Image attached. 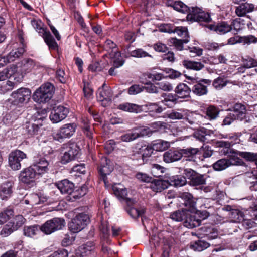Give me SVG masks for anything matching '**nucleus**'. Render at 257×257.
Wrapping results in <instances>:
<instances>
[{"mask_svg": "<svg viewBox=\"0 0 257 257\" xmlns=\"http://www.w3.org/2000/svg\"><path fill=\"white\" fill-rule=\"evenodd\" d=\"M152 146L153 149L156 151H164L168 149L170 146L169 142L162 140H158L154 141Z\"/></svg>", "mask_w": 257, "mask_h": 257, "instance_id": "72a5a7b5", "label": "nucleus"}, {"mask_svg": "<svg viewBox=\"0 0 257 257\" xmlns=\"http://www.w3.org/2000/svg\"><path fill=\"white\" fill-rule=\"evenodd\" d=\"M187 20L191 22H209L211 18L209 14L205 13L199 7L189 8Z\"/></svg>", "mask_w": 257, "mask_h": 257, "instance_id": "1a4fd4ad", "label": "nucleus"}, {"mask_svg": "<svg viewBox=\"0 0 257 257\" xmlns=\"http://www.w3.org/2000/svg\"><path fill=\"white\" fill-rule=\"evenodd\" d=\"M163 71L168 74L165 77H169L170 79H176L179 78L181 74L178 71L171 68H165Z\"/></svg>", "mask_w": 257, "mask_h": 257, "instance_id": "13d9d810", "label": "nucleus"}, {"mask_svg": "<svg viewBox=\"0 0 257 257\" xmlns=\"http://www.w3.org/2000/svg\"><path fill=\"white\" fill-rule=\"evenodd\" d=\"M94 248L93 243L88 242L79 247L77 254L82 257L89 256L94 252Z\"/></svg>", "mask_w": 257, "mask_h": 257, "instance_id": "a878e982", "label": "nucleus"}, {"mask_svg": "<svg viewBox=\"0 0 257 257\" xmlns=\"http://www.w3.org/2000/svg\"><path fill=\"white\" fill-rule=\"evenodd\" d=\"M13 211L11 209H8L0 212V224L5 223L13 215Z\"/></svg>", "mask_w": 257, "mask_h": 257, "instance_id": "bf43d9fd", "label": "nucleus"}, {"mask_svg": "<svg viewBox=\"0 0 257 257\" xmlns=\"http://www.w3.org/2000/svg\"><path fill=\"white\" fill-rule=\"evenodd\" d=\"M56 186L62 194H68L73 195L74 198L78 197L74 192V185L67 179H64L56 184Z\"/></svg>", "mask_w": 257, "mask_h": 257, "instance_id": "dca6fc26", "label": "nucleus"}, {"mask_svg": "<svg viewBox=\"0 0 257 257\" xmlns=\"http://www.w3.org/2000/svg\"><path fill=\"white\" fill-rule=\"evenodd\" d=\"M238 156H240L249 161L257 160V153L233 151L230 152L229 159H227L230 166L232 165H241L243 164L242 160Z\"/></svg>", "mask_w": 257, "mask_h": 257, "instance_id": "39448f33", "label": "nucleus"}, {"mask_svg": "<svg viewBox=\"0 0 257 257\" xmlns=\"http://www.w3.org/2000/svg\"><path fill=\"white\" fill-rule=\"evenodd\" d=\"M211 81L208 79H203L195 84L192 88V92L196 95L202 96L207 93V85L210 84Z\"/></svg>", "mask_w": 257, "mask_h": 257, "instance_id": "4be33fe9", "label": "nucleus"}, {"mask_svg": "<svg viewBox=\"0 0 257 257\" xmlns=\"http://www.w3.org/2000/svg\"><path fill=\"white\" fill-rule=\"evenodd\" d=\"M89 221V216L87 214L79 213L69 223V228L73 233L78 232L84 228Z\"/></svg>", "mask_w": 257, "mask_h": 257, "instance_id": "423d86ee", "label": "nucleus"}, {"mask_svg": "<svg viewBox=\"0 0 257 257\" xmlns=\"http://www.w3.org/2000/svg\"><path fill=\"white\" fill-rule=\"evenodd\" d=\"M14 230L16 229H14L12 223H9L3 227L1 231V235L3 237H6L11 234Z\"/></svg>", "mask_w": 257, "mask_h": 257, "instance_id": "6e6d98bb", "label": "nucleus"}, {"mask_svg": "<svg viewBox=\"0 0 257 257\" xmlns=\"http://www.w3.org/2000/svg\"><path fill=\"white\" fill-rule=\"evenodd\" d=\"M118 108L123 111L132 113H137L143 110L142 106L128 102L120 104L118 105Z\"/></svg>", "mask_w": 257, "mask_h": 257, "instance_id": "cd10ccee", "label": "nucleus"}, {"mask_svg": "<svg viewBox=\"0 0 257 257\" xmlns=\"http://www.w3.org/2000/svg\"><path fill=\"white\" fill-rule=\"evenodd\" d=\"M169 32H170L169 31ZM171 32L177 33L179 36H181L185 38L189 39L188 32L187 28L185 27L179 26L174 28V30L171 31Z\"/></svg>", "mask_w": 257, "mask_h": 257, "instance_id": "8fccbe9b", "label": "nucleus"}, {"mask_svg": "<svg viewBox=\"0 0 257 257\" xmlns=\"http://www.w3.org/2000/svg\"><path fill=\"white\" fill-rule=\"evenodd\" d=\"M183 65L187 69L199 71L204 67V65L200 62L190 60H184Z\"/></svg>", "mask_w": 257, "mask_h": 257, "instance_id": "c9c22d12", "label": "nucleus"}, {"mask_svg": "<svg viewBox=\"0 0 257 257\" xmlns=\"http://www.w3.org/2000/svg\"><path fill=\"white\" fill-rule=\"evenodd\" d=\"M31 25L41 35L50 49H56L58 45L50 32L43 28V23L39 19H33L31 21Z\"/></svg>", "mask_w": 257, "mask_h": 257, "instance_id": "f257e3e1", "label": "nucleus"}, {"mask_svg": "<svg viewBox=\"0 0 257 257\" xmlns=\"http://www.w3.org/2000/svg\"><path fill=\"white\" fill-rule=\"evenodd\" d=\"M209 246V244L208 242L203 240H199L193 245V247L194 248V250L198 251H201L207 248Z\"/></svg>", "mask_w": 257, "mask_h": 257, "instance_id": "4d7b16f0", "label": "nucleus"}, {"mask_svg": "<svg viewBox=\"0 0 257 257\" xmlns=\"http://www.w3.org/2000/svg\"><path fill=\"white\" fill-rule=\"evenodd\" d=\"M206 26L210 30H213L220 35H223L228 33L232 29V25L225 21L217 24H208Z\"/></svg>", "mask_w": 257, "mask_h": 257, "instance_id": "a211bd4d", "label": "nucleus"}, {"mask_svg": "<svg viewBox=\"0 0 257 257\" xmlns=\"http://www.w3.org/2000/svg\"><path fill=\"white\" fill-rule=\"evenodd\" d=\"M144 90V87L139 85H133L128 90V93L130 95H136Z\"/></svg>", "mask_w": 257, "mask_h": 257, "instance_id": "69168bd1", "label": "nucleus"}, {"mask_svg": "<svg viewBox=\"0 0 257 257\" xmlns=\"http://www.w3.org/2000/svg\"><path fill=\"white\" fill-rule=\"evenodd\" d=\"M212 133L210 130L202 127L197 130L194 133V136L201 142H205L207 140L206 136H210Z\"/></svg>", "mask_w": 257, "mask_h": 257, "instance_id": "e433bc0d", "label": "nucleus"}, {"mask_svg": "<svg viewBox=\"0 0 257 257\" xmlns=\"http://www.w3.org/2000/svg\"><path fill=\"white\" fill-rule=\"evenodd\" d=\"M163 96L164 98L161 101V102L168 107H172L176 102V97L172 94H164Z\"/></svg>", "mask_w": 257, "mask_h": 257, "instance_id": "79ce46f5", "label": "nucleus"}, {"mask_svg": "<svg viewBox=\"0 0 257 257\" xmlns=\"http://www.w3.org/2000/svg\"><path fill=\"white\" fill-rule=\"evenodd\" d=\"M56 78L62 83H64L67 80V75L65 74L64 71L62 69H59L56 72Z\"/></svg>", "mask_w": 257, "mask_h": 257, "instance_id": "774afa93", "label": "nucleus"}, {"mask_svg": "<svg viewBox=\"0 0 257 257\" xmlns=\"http://www.w3.org/2000/svg\"><path fill=\"white\" fill-rule=\"evenodd\" d=\"M25 222V219L23 217V216L19 215L15 217L12 225L14 226V229L17 230L24 224Z\"/></svg>", "mask_w": 257, "mask_h": 257, "instance_id": "052dcab7", "label": "nucleus"}, {"mask_svg": "<svg viewBox=\"0 0 257 257\" xmlns=\"http://www.w3.org/2000/svg\"><path fill=\"white\" fill-rule=\"evenodd\" d=\"M54 93V87L47 83L37 89L33 95L34 101L39 103H46L48 102L53 96Z\"/></svg>", "mask_w": 257, "mask_h": 257, "instance_id": "f03ea898", "label": "nucleus"}, {"mask_svg": "<svg viewBox=\"0 0 257 257\" xmlns=\"http://www.w3.org/2000/svg\"><path fill=\"white\" fill-rule=\"evenodd\" d=\"M246 112V107L244 105L241 103H236L234 105L231 113L235 115L237 119L241 120L245 117Z\"/></svg>", "mask_w": 257, "mask_h": 257, "instance_id": "2f4dec72", "label": "nucleus"}, {"mask_svg": "<svg viewBox=\"0 0 257 257\" xmlns=\"http://www.w3.org/2000/svg\"><path fill=\"white\" fill-rule=\"evenodd\" d=\"M186 183L185 177L180 176L173 177L170 179V185L175 187H181L184 185Z\"/></svg>", "mask_w": 257, "mask_h": 257, "instance_id": "a18cd8bd", "label": "nucleus"}, {"mask_svg": "<svg viewBox=\"0 0 257 257\" xmlns=\"http://www.w3.org/2000/svg\"><path fill=\"white\" fill-rule=\"evenodd\" d=\"M104 48L109 53L115 67H119L123 65L124 61L121 58L120 52L117 51L116 45L113 41L107 40L104 44Z\"/></svg>", "mask_w": 257, "mask_h": 257, "instance_id": "20e7f679", "label": "nucleus"}, {"mask_svg": "<svg viewBox=\"0 0 257 257\" xmlns=\"http://www.w3.org/2000/svg\"><path fill=\"white\" fill-rule=\"evenodd\" d=\"M172 7L174 10L182 13H188L189 10L188 7L181 1L175 2Z\"/></svg>", "mask_w": 257, "mask_h": 257, "instance_id": "09e8293b", "label": "nucleus"}, {"mask_svg": "<svg viewBox=\"0 0 257 257\" xmlns=\"http://www.w3.org/2000/svg\"><path fill=\"white\" fill-rule=\"evenodd\" d=\"M24 52L25 49L23 47H20L17 50L11 51L9 54L6 56L8 60V63L15 61L16 58L22 55Z\"/></svg>", "mask_w": 257, "mask_h": 257, "instance_id": "ea45409f", "label": "nucleus"}, {"mask_svg": "<svg viewBox=\"0 0 257 257\" xmlns=\"http://www.w3.org/2000/svg\"><path fill=\"white\" fill-rule=\"evenodd\" d=\"M219 113L218 109L214 106H210L206 109V114L210 120L215 119Z\"/></svg>", "mask_w": 257, "mask_h": 257, "instance_id": "c03bdc74", "label": "nucleus"}, {"mask_svg": "<svg viewBox=\"0 0 257 257\" xmlns=\"http://www.w3.org/2000/svg\"><path fill=\"white\" fill-rule=\"evenodd\" d=\"M199 150V152L203 155L204 158H208L212 156L213 151L208 146H203Z\"/></svg>", "mask_w": 257, "mask_h": 257, "instance_id": "0e129e2a", "label": "nucleus"}, {"mask_svg": "<svg viewBox=\"0 0 257 257\" xmlns=\"http://www.w3.org/2000/svg\"><path fill=\"white\" fill-rule=\"evenodd\" d=\"M68 113V110L67 108L63 106L59 105L53 108L49 118L53 123H56L65 119Z\"/></svg>", "mask_w": 257, "mask_h": 257, "instance_id": "4468645a", "label": "nucleus"}, {"mask_svg": "<svg viewBox=\"0 0 257 257\" xmlns=\"http://www.w3.org/2000/svg\"><path fill=\"white\" fill-rule=\"evenodd\" d=\"M14 183L11 181H7L0 185V198L2 200H7L13 193Z\"/></svg>", "mask_w": 257, "mask_h": 257, "instance_id": "412c9836", "label": "nucleus"}, {"mask_svg": "<svg viewBox=\"0 0 257 257\" xmlns=\"http://www.w3.org/2000/svg\"><path fill=\"white\" fill-rule=\"evenodd\" d=\"M241 43L244 44H250L251 43H255L257 42V38L255 36L250 35L246 36L241 37Z\"/></svg>", "mask_w": 257, "mask_h": 257, "instance_id": "e2e57ef3", "label": "nucleus"}, {"mask_svg": "<svg viewBox=\"0 0 257 257\" xmlns=\"http://www.w3.org/2000/svg\"><path fill=\"white\" fill-rule=\"evenodd\" d=\"M185 119L192 125H205V117L198 113L189 112L186 110V114L185 116Z\"/></svg>", "mask_w": 257, "mask_h": 257, "instance_id": "6ab92c4d", "label": "nucleus"}, {"mask_svg": "<svg viewBox=\"0 0 257 257\" xmlns=\"http://www.w3.org/2000/svg\"><path fill=\"white\" fill-rule=\"evenodd\" d=\"M181 155L179 150H169L164 153L163 160L167 163H172L181 159Z\"/></svg>", "mask_w": 257, "mask_h": 257, "instance_id": "393cba45", "label": "nucleus"}, {"mask_svg": "<svg viewBox=\"0 0 257 257\" xmlns=\"http://www.w3.org/2000/svg\"><path fill=\"white\" fill-rule=\"evenodd\" d=\"M209 214L206 211L194 214L187 210L186 215L184 220V225L189 228L198 226L201 221L207 218Z\"/></svg>", "mask_w": 257, "mask_h": 257, "instance_id": "7ed1b4c3", "label": "nucleus"}, {"mask_svg": "<svg viewBox=\"0 0 257 257\" xmlns=\"http://www.w3.org/2000/svg\"><path fill=\"white\" fill-rule=\"evenodd\" d=\"M254 5L251 3H243L235 7V13L238 17H244L247 14L253 12Z\"/></svg>", "mask_w": 257, "mask_h": 257, "instance_id": "5701e85b", "label": "nucleus"}, {"mask_svg": "<svg viewBox=\"0 0 257 257\" xmlns=\"http://www.w3.org/2000/svg\"><path fill=\"white\" fill-rule=\"evenodd\" d=\"M112 93L111 89L104 84L99 88L97 93L98 101L102 102V105L105 107L111 101Z\"/></svg>", "mask_w": 257, "mask_h": 257, "instance_id": "ddd939ff", "label": "nucleus"}, {"mask_svg": "<svg viewBox=\"0 0 257 257\" xmlns=\"http://www.w3.org/2000/svg\"><path fill=\"white\" fill-rule=\"evenodd\" d=\"M224 46L222 44H218L215 42H208L205 43V47L206 49L210 51L217 50L220 47Z\"/></svg>", "mask_w": 257, "mask_h": 257, "instance_id": "338daca9", "label": "nucleus"}, {"mask_svg": "<svg viewBox=\"0 0 257 257\" xmlns=\"http://www.w3.org/2000/svg\"><path fill=\"white\" fill-rule=\"evenodd\" d=\"M42 124L39 123V120H35L34 123H27L25 126V130L28 135L34 136L41 132Z\"/></svg>", "mask_w": 257, "mask_h": 257, "instance_id": "c756f323", "label": "nucleus"}, {"mask_svg": "<svg viewBox=\"0 0 257 257\" xmlns=\"http://www.w3.org/2000/svg\"><path fill=\"white\" fill-rule=\"evenodd\" d=\"M149 129L147 128H136L131 132H128L120 136V139L123 142H132L137 138L147 135Z\"/></svg>", "mask_w": 257, "mask_h": 257, "instance_id": "2eb2a0df", "label": "nucleus"}, {"mask_svg": "<svg viewBox=\"0 0 257 257\" xmlns=\"http://www.w3.org/2000/svg\"><path fill=\"white\" fill-rule=\"evenodd\" d=\"M39 177L38 174L31 166L20 172L19 179L23 183L29 184L34 182Z\"/></svg>", "mask_w": 257, "mask_h": 257, "instance_id": "f8f14e48", "label": "nucleus"}, {"mask_svg": "<svg viewBox=\"0 0 257 257\" xmlns=\"http://www.w3.org/2000/svg\"><path fill=\"white\" fill-rule=\"evenodd\" d=\"M150 187L155 192H161L168 188L169 183L162 180H153L150 182Z\"/></svg>", "mask_w": 257, "mask_h": 257, "instance_id": "7c9ffc66", "label": "nucleus"}, {"mask_svg": "<svg viewBox=\"0 0 257 257\" xmlns=\"http://www.w3.org/2000/svg\"><path fill=\"white\" fill-rule=\"evenodd\" d=\"M79 149L75 144L70 146L61 156V161L63 164L67 163L74 160L78 155Z\"/></svg>", "mask_w": 257, "mask_h": 257, "instance_id": "f3484780", "label": "nucleus"}, {"mask_svg": "<svg viewBox=\"0 0 257 257\" xmlns=\"http://www.w3.org/2000/svg\"><path fill=\"white\" fill-rule=\"evenodd\" d=\"M40 230H41V226L38 225L25 226L23 229L24 234L29 237H33Z\"/></svg>", "mask_w": 257, "mask_h": 257, "instance_id": "4c0bfd02", "label": "nucleus"}, {"mask_svg": "<svg viewBox=\"0 0 257 257\" xmlns=\"http://www.w3.org/2000/svg\"><path fill=\"white\" fill-rule=\"evenodd\" d=\"M175 92L179 97L187 98L190 95L191 89L186 84L181 83L176 87Z\"/></svg>", "mask_w": 257, "mask_h": 257, "instance_id": "473e14b6", "label": "nucleus"}, {"mask_svg": "<svg viewBox=\"0 0 257 257\" xmlns=\"http://www.w3.org/2000/svg\"><path fill=\"white\" fill-rule=\"evenodd\" d=\"M180 153L181 154V158L182 157L187 158V160L191 161L194 158L195 155L199 152L198 148H188L184 149H180Z\"/></svg>", "mask_w": 257, "mask_h": 257, "instance_id": "f704fd0d", "label": "nucleus"}, {"mask_svg": "<svg viewBox=\"0 0 257 257\" xmlns=\"http://www.w3.org/2000/svg\"><path fill=\"white\" fill-rule=\"evenodd\" d=\"M130 56L134 57L142 58L146 57H152V56L148 53L147 52L144 51L142 49H137L132 51L130 53Z\"/></svg>", "mask_w": 257, "mask_h": 257, "instance_id": "3c124183", "label": "nucleus"}, {"mask_svg": "<svg viewBox=\"0 0 257 257\" xmlns=\"http://www.w3.org/2000/svg\"><path fill=\"white\" fill-rule=\"evenodd\" d=\"M186 110L181 109L179 111H172L167 114L168 118L171 119H185Z\"/></svg>", "mask_w": 257, "mask_h": 257, "instance_id": "de8ad7c7", "label": "nucleus"}, {"mask_svg": "<svg viewBox=\"0 0 257 257\" xmlns=\"http://www.w3.org/2000/svg\"><path fill=\"white\" fill-rule=\"evenodd\" d=\"M172 43L175 46L176 48L178 50H182L183 48V43H187L189 42L188 38H185L183 40L173 39Z\"/></svg>", "mask_w": 257, "mask_h": 257, "instance_id": "680f3d73", "label": "nucleus"}, {"mask_svg": "<svg viewBox=\"0 0 257 257\" xmlns=\"http://www.w3.org/2000/svg\"><path fill=\"white\" fill-rule=\"evenodd\" d=\"M126 211L130 215L132 218H137L140 216H142V214L144 213V210L143 209L139 210L138 209L134 207L127 208L126 209Z\"/></svg>", "mask_w": 257, "mask_h": 257, "instance_id": "864d4df0", "label": "nucleus"}, {"mask_svg": "<svg viewBox=\"0 0 257 257\" xmlns=\"http://www.w3.org/2000/svg\"><path fill=\"white\" fill-rule=\"evenodd\" d=\"M137 148L138 153L141 155L142 159L150 157L153 153L152 146H149L145 144H138Z\"/></svg>", "mask_w": 257, "mask_h": 257, "instance_id": "c85d7f7f", "label": "nucleus"}, {"mask_svg": "<svg viewBox=\"0 0 257 257\" xmlns=\"http://www.w3.org/2000/svg\"><path fill=\"white\" fill-rule=\"evenodd\" d=\"M113 170V166L110 160L106 157H102L101 159L99 172L101 175L106 176L109 174Z\"/></svg>", "mask_w": 257, "mask_h": 257, "instance_id": "b1692460", "label": "nucleus"}, {"mask_svg": "<svg viewBox=\"0 0 257 257\" xmlns=\"http://www.w3.org/2000/svg\"><path fill=\"white\" fill-rule=\"evenodd\" d=\"M75 130L76 125L74 123L65 124L54 134V139L59 141H62L64 139L71 137L75 133Z\"/></svg>", "mask_w": 257, "mask_h": 257, "instance_id": "9d476101", "label": "nucleus"}, {"mask_svg": "<svg viewBox=\"0 0 257 257\" xmlns=\"http://www.w3.org/2000/svg\"><path fill=\"white\" fill-rule=\"evenodd\" d=\"M257 66V61L251 58H248L243 60L242 67L238 68L240 72H243L242 69L245 68H250Z\"/></svg>", "mask_w": 257, "mask_h": 257, "instance_id": "49530a36", "label": "nucleus"}, {"mask_svg": "<svg viewBox=\"0 0 257 257\" xmlns=\"http://www.w3.org/2000/svg\"><path fill=\"white\" fill-rule=\"evenodd\" d=\"M244 24V20L239 18L233 20L230 25H232V29L236 31H238L242 29Z\"/></svg>", "mask_w": 257, "mask_h": 257, "instance_id": "5fc2aeb1", "label": "nucleus"}, {"mask_svg": "<svg viewBox=\"0 0 257 257\" xmlns=\"http://www.w3.org/2000/svg\"><path fill=\"white\" fill-rule=\"evenodd\" d=\"M114 194L119 198L124 199L127 195V190L122 185H114L112 186Z\"/></svg>", "mask_w": 257, "mask_h": 257, "instance_id": "58836bf2", "label": "nucleus"}, {"mask_svg": "<svg viewBox=\"0 0 257 257\" xmlns=\"http://www.w3.org/2000/svg\"><path fill=\"white\" fill-rule=\"evenodd\" d=\"M31 92L30 89L21 88L13 91L11 94V97L8 99V102L13 105H19L23 103L29 99Z\"/></svg>", "mask_w": 257, "mask_h": 257, "instance_id": "6e6552de", "label": "nucleus"}, {"mask_svg": "<svg viewBox=\"0 0 257 257\" xmlns=\"http://www.w3.org/2000/svg\"><path fill=\"white\" fill-rule=\"evenodd\" d=\"M229 164L227 159H221L214 163L213 167L216 171H222L229 167Z\"/></svg>", "mask_w": 257, "mask_h": 257, "instance_id": "37998d69", "label": "nucleus"}, {"mask_svg": "<svg viewBox=\"0 0 257 257\" xmlns=\"http://www.w3.org/2000/svg\"><path fill=\"white\" fill-rule=\"evenodd\" d=\"M39 66L38 63L30 58L25 59L22 61V71L25 73L37 69Z\"/></svg>", "mask_w": 257, "mask_h": 257, "instance_id": "bb28decb", "label": "nucleus"}, {"mask_svg": "<svg viewBox=\"0 0 257 257\" xmlns=\"http://www.w3.org/2000/svg\"><path fill=\"white\" fill-rule=\"evenodd\" d=\"M65 225V220L61 218H54L47 221L41 226V231L47 235L62 229Z\"/></svg>", "mask_w": 257, "mask_h": 257, "instance_id": "0eeeda50", "label": "nucleus"}, {"mask_svg": "<svg viewBox=\"0 0 257 257\" xmlns=\"http://www.w3.org/2000/svg\"><path fill=\"white\" fill-rule=\"evenodd\" d=\"M48 162L44 158L36 159L34 164L31 166L38 175H40L46 173L48 170Z\"/></svg>", "mask_w": 257, "mask_h": 257, "instance_id": "aec40b11", "label": "nucleus"}, {"mask_svg": "<svg viewBox=\"0 0 257 257\" xmlns=\"http://www.w3.org/2000/svg\"><path fill=\"white\" fill-rule=\"evenodd\" d=\"M187 210H177L171 213L170 218L174 221L180 222L184 220Z\"/></svg>", "mask_w": 257, "mask_h": 257, "instance_id": "a19ab883", "label": "nucleus"}, {"mask_svg": "<svg viewBox=\"0 0 257 257\" xmlns=\"http://www.w3.org/2000/svg\"><path fill=\"white\" fill-rule=\"evenodd\" d=\"M27 155L23 152L16 150L12 152L9 156V164L13 170H18L21 167V162L26 158Z\"/></svg>", "mask_w": 257, "mask_h": 257, "instance_id": "9b49d317", "label": "nucleus"}, {"mask_svg": "<svg viewBox=\"0 0 257 257\" xmlns=\"http://www.w3.org/2000/svg\"><path fill=\"white\" fill-rule=\"evenodd\" d=\"M16 83L11 81H7L0 87V93L4 94L12 90L15 86Z\"/></svg>", "mask_w": 257, "mask_h": 257, "instance_id": "603ef678", "label": "nucleus"}]
</instances>
